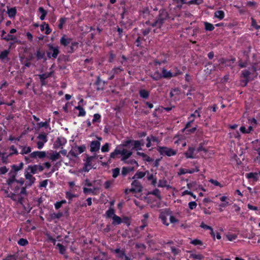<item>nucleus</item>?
Instances as JSON below:
<instances>
[{"mask_svg": "<svg viewBox=\"0 0 260 260\" xmlns=\"http://www.w3.org/2000/svg\"><path fill=\"white\" fill-rule=\"evenodd\" d=\"M169 18V14L166 9H162L159 11V14L157 16L156 20L159 23L160 25L162 26L166 20Z\"/></svg>", "mask_w": 260, "mask_h": 260, "instance_id": "1", "label": "nucleus"}, {"mask_svg": "<svg viewBox=\"0 0 260 260\" xmlns=\"http://www.w3.org/2000/svg\"><path fill=\"white\" fill-rule=\"evenodd\" d=\"M157 150L161 155H166L168 156H171L176 154V151L165 146H158Z\"/></svg>", "mask_w": 260, "mask_h": 260, "instance_id": "2", "label": "nucleus"}, {"mask_svg": "<svg viewBox=\"0 0 260 260\" xmlns=\"http://www.w3.org/2000/svg\"><path fill=\"white\" fill-rule=\"evenodd\" d=\"M6 32L4 30H2L1 39L4 40L7 42L9 41H13L15 43H17L18 44L20 43L21 41L18 40L15 36L11 34H8L6 35Z\"/></svg>", "mask_w": 260, "mask_h": 260, "instance_id": "3", "label": "nucleus"}, {"mask_svg": "<svg viewBox=\"0 0 260 260\" xmlns=\"http://www.w3.org/2000/svg\"><path fill=\"white\" fill-rule=\"evenodd\" d=\"M67 143V140L62 137H59L57 138L53 144V148L58 149L59 147L64 145Z\"/></svg>", "mask_w": 260, "mask_h": 260, "instance_id": "4", "label": "nucleus"}, {"mask_svg": "<svg viewBox=\"0 0 260 260\" xmlns=\"http://www.w3.org/2000/svg\"><path fill=\"white\" fill-rule=\"evenodd\" d=\"M59 152H60V153H61V154H62L64 156H67L71 160H72L71 156L75 157V158L78 157V154L76 153L75 152V151L73 150V149L69 151L68 155H67V151L65 149H62Z\"/></svg>", "mask_w": 260, "mask_h": 260, "instance_id": "5", "label": "nucleus"}, {"mask_svg": "<svg viewBox=\"0 0 260 260\" xmlns=\"http://www.w3.org/2000/svg\"><path fill=\"white\" fill-rule=\"evenodd\" d=\"M101 143L99 141H92L90 145V151L91 152H96L100 148Z\"/></svg>", "mask_w": 260, "mask_h": 260, "instance_id": "6", "label": "nucleus"}, {"mask_svg": "<svg viewBox=\"0 0 260 260\" xmlns=\"http://www.w3.org/2000/svg\"><path fill=\"white\" fill-rule=\"evenodd\" d=\"M47 46L48 47L49 50L50 51H52V53L51 54L52 57L53 58H56L59 53L58 47H54L53 45L51 44H48Z\"/></svg>", "mask_w": 260, "mask_h": 260, "instance_id": "7", "label": "nucleus"}, {"mask_svg": "<svg viewBox=\"0 0 260 260\" xmlns=\"http://www.w3.org/2000/svg\"><path fill=\"white\" fill-rule=\"evenodd\" d=\"M8 174L10 177L7 180V183L9 187H12V183L16 181V176L17 174L15 173H12V171H10Z\"/></svg>", "mask_w": 260, "mask_h": 260, "instance_id": "8", "label": "nucleus"}, {"mask_svg": "<svg viewBox=\"0 0 260 260\" xmlns=\"http://www.w3.org/2000/svg\"><path fill=\"white\" fill-rule=\"evenodd\" d=\"M177 73H173L171 71H168L165 68L162 69L161 76L164 78H171L177 76Z\"/></svg>", "mask_w": 260, "mask_h": 260, "instance_id": "9", "label": "nucleus"}, {"mask_svg": "<svg viewBox=\"0 0 260 260\" xmlns=\"http://www.w3.org/2000/svg\"><path fill=\"white\" fill-rule=\"evenodd\" d=\"M35 55L38 60L43 59L44 61H45L47 60L45 57V51L43 50L41 51L40 48L37 49Z\"/></svg>", "mask_w": 260, "mask_h": 260, "instance_id": "10", "label": "nucleus"}, {"mask_svg": "<svg viewBox=\"0 0 260 260\" xmlns=\"http://www.w3.org/2000/svg\"><path fill=\"white\" fill-rule=\"evenodd\" d=\"M46 155V153L45 151H34L31 153L29 155V156L31 158H36L37 156H38L40 158H44Z\"/></svg>", "mask_w": 260, "mask_h": 260, "instance_id": "11", "label": "nucleus"}, {"mask_svg": "<svg viewBox=\"0 0 260 260\" xmlns=\"http://www.w3.org/2000/svg\"><path fill=\"white\" fill-rule=\"evenodd\" d=\"M121 153H120L121 155H122V157L121 159L122 161H125L127 159H128L132 155V152L128 151L126 149H123L122 150H121Z\"/></svg>", "mask_w": 260, "mask_h": 260, "instance_id": "12", "label": "nucleus"}, {"mask_svg": "<svg viewBox=\"0 0 260 260\" xmlns=\"http://www.w3.org/2000/svg\"><path fill=\"white\" fill-rule=\"evenodd\" d=\"M132 185L136 188L137 192H141L142 191L143 186L138 180L134 179L132 183Z\"/></svg>", "mask_w": 260, "mask_h": 260, "instance_id": "13", "label": "nucleus"}, {"mask_svg": "<svg viewBox=\"0 0 260 260\" xmlns=\"http://www.w3.org/2000/svg\"><path fill=\"white\" fill-rule=\"evenodd\" d=\"M72 40L71 38H66V36L63 35L60 40V43L63 46L66 47L70 44Z\"/></svg>", "mask_w": 260, "mask_h": 260, "instance_id": "14", "label": "nucleus"}, {"mask_svg": "<svg viewBox=\"0 0 260 260\" xmlns=\"http://www.w3.org/2000/svg\"><path fill=\"white\" fill-rule=\"evenodd\" d=\"M194 151V148L193 147H189L188 151L184 153L185 157L187 158H193V153Z\"/></svg>", "mask_w": 260, "mask_h": 260, "instance_id": "15", "label": "nucleus"}, {"mask_svg": "<svg viewBox=\"0 0 260 260\" xmlns=\"http://www.w3.org/2000/svg\"><path fill=\"white\" fill-rule=\"evenodd\" d=\"M73 149H74L73 150L75 151V152H76V151H77V150H78V153L79 154H81L85 151V150L86 149V146L84 145H82L81 146H78V145L75 144Z\"/></svg>", "mask_w": 260, "mask_h": 260, "instance_id": "16", "label": "nucleus"}, {"mask_svg": "<svg viewBox=\"0 0 260 260\" xmlns=\"http://www.w3.org/2000/svg\"><path fill=\"white\" fill-rule=\"evenodd\" d=\"M16 13L17 10L15 7L8 9L7 11V14L10 18H14L16 16Z\"/></svg>", "mask_w": 260, "mask_h": 260, "instance_id": "17", "label": "nucleus"}, {"mask_svg": "<svg viewBox=\"0 0 260 260\" xmlns=\"http://www.w3.org/2000/svg\"><path fill=\"white\" fill-rule=\"evenodd\" d=\"M112 219L113 221L112 224L114 225H118L122 223V218L116 215H114Z\"/></svg>", "mask_w": 260, "mask_h": 260, "instance_id": "18", "label": "nucleus"}, {"mask_svg": "<svg viewBox=\"0 0 260 260\" xmlns=\"http://www.w3.org/2000/svg\"><path fill=\"white\" fill-rule=\"evenodd\" d=\"M120 153H121V150L118 149L117 148H116L113 152L111 153L110 158L108 160L109 164L111 162V158H115L117 155L120 154Z\"/></svg>", "mask_w": 260, "mask_h": 260, "instance_id": "19", "label": "nucleus"}, {"mask_svg": "<svg viewBox=\"0 0 260 260\" xmlns=\"http://www.w3.org/2000/svg\"><path fill=\"white\" fill-rule=\"evenodd\" d=\"M194 173L193 169H183L181 168L179 170V172L178 173V175H181L186 173H189V174H192Z\"/></svg>", "mask_w": 260, "mask_h": 260, "instance_id": "20", "label": "nucleus"}, {"mask_svg": "<svg viewBox=\"0 0 260 260\" xmlns=\"http://www.w3.org/2000/svg\"><path fill=\"white\" fill-rule=\"evenodd\" d=\"M246 177L248 179H253V181H256L258 180V173H249L246 174Z\"/></svg>", "mask_w": 260, "mask_h": 260, "instance_id": "21", "label": "nucleus"}, {"mask_svg": "<svg viewBox=\"0 0 260 260\" xmlns=\"http://www.w3.org/2000/svg\"><path fill=\"white\" fill-rule=\"evenodd\" d=\"M214 17L221 20L224 17V13L221 10L217 11L214 13Z\"/></svg>", "mask_w": 260, "mask_h": 260, "instance_id": "22", "label": "nucleus"}, {"mask_svg": "<svg viewBox=\"0 0 260 260\" xmlns=\"http://www.w3.org/2000/svg\"><path fill=\"white\" fill-rule=\"evenodd\" d=\"M39 12L41 13V15L40 16V19L41 20H44L47 14V11L46 10H45L43 7H39Z\"/></svg>", "mask_w": 260, "mask_h": 260, "instance_id": "23", "label": "nucleus"}, {"mask_svg": "<svg viewBox=\"0 0 260 260\" xmlns=\"http://www.w3.org/2000/svg\"><path fill=\"white\" fill-rule=\"evenodd\" d=\"M63 216V214L62 212H59L57 213H52L50 214V218L51 220H54L55 219H59L60 217Z\"/></svg>", "mask_w": 260, "mask_h": 260, "instance_id": "24", "label": "nucleus"}, {"mask_svg": "<svg viewBox=\"0 0 260 260\" xmlns=\"http://www.w3.org/2000/svg\"><path fill=\"white\" fill-rule=\"evenodd\" d=\"M140 96L143 99H147L149 97V93L145 89H141L139 91Z\"/></svg>", "mask_w": 260, "mask_h": 260, "instance_id": "25", "label": "nucleus"}, {"mask_svg": "<svg viewBox=\"0 0 260 260\" xmlns=\"http://www.w3.org/2000/svg\"><path fill=\"white\" fill-rule=\"evenodd\" d=\"M79 43L77 42H72L71 46L70 48V50L68 51L69 53H72L75 50H76L78 48Z\"/></svg>", "mask_w": 260, "mask_h": 260, "instance_id": "26", "label": "nucleus"}, {"mask_svg": "<svg viewBox=\"0 0 260 260\" xmlns=\"http://www.w3.org/2000/svg\"><path fill=\"white\" fill-rule=\"evenodd\" d=\"M115 253L118 254V257L123 258L125 255V251L123 250H121L120 248H116L114 250Z\"/></svg>", "mask_w": 260, "mask_h": 260, "instance_id": "27", "label": "nucleus"}, {"mask_svg": "<svg viewBox=\"0 0 260 260\" xmlns=\"http://www.w3.org/2000/svg\"><path fill=\"white\" fill-rule=\"evenodd\" d=\"M106 214L107 218H113V216H114V215H115L114 209L112 208H109V209L106 211Z\"/></svg>", "mask_w": 260, "mask_h": 260, "instance_id": "28", "label": "nucleus"}, {"mask_svg": "<svg viewBox=\"0 0 260 260\" xmlns=\"http://www.w3.org/2000/svg\"><path fill=\"white\" fill-rule=\"evenodd\" d=\"M148 194H153L156 196L159 200L161 199V197L160 194V191L157 188L154 189L152 191L149 192Z\"/></svg>", "mask_w": 260, "mask_h": 260, "instance_id": "29", "label": "nucleus"}, {"mask_svg": "<svg viewBox=\"0 0 260 260\" xmlns=\"http://www.w3.org/2000/svg\"><path fill=\"white\" fill-rule=\"evenodd\" d=\"M146 175V173H143V172H139L137 171L135 175L133 177V179H135L136 178L141 179L144 177Z\"/></svg>", "mask_w": 260, "mask_h": 260, "instance_id": "30", "label": "nucleus"}, {"mask_svg": "<svg viewBox=\"0 0 260 260\" xmlns=\"http://www.w3.org/2000/svg\"><path fill=\"white\" fill-rule=\"evenodd\" d=\"M38 167L37 165H35L34 166H29L28 168L26 169L27 171L30 170V173L31 174H35L37 173V171L38 170Z\"/></svg>", "mask_w": 260, "mask_h": 260, "instance_id": "31", "label": "nucleus"}, {"mask_svg": "<svg viewBox=\"0 0 260 260\" xmlns=\"http://www.w3.org/2000/svg\"><path fill=\"white\" fill-rule=\"evenodd\" d=\"M39 79L40 80L41 86H45L47 84V82L45 81L47 78L45 76V75L44 74L39 75Z\"/></svg>", "mask_w": 260, "mask_h": 260, "instance_id": "32", "label": "nucleus"}, {"mask_svg": "<svg viewBox=\"0 0 260 260\" xmlns=\"http://www.w3.org/2000/svg\"><path fill=\"white\" fill-rule=\"evenodd\" d=\"M133 149H135L136 150H141L142 148L141 147L140 141L138 140H133Z\"/></svg>", "mask_w": 260, "mask_h": 260, "instance_id": "33", "label": "nucleus"}, {"mask_svg": "<svg viewBox=\"0 0 260 260\" xmlns=\"http://www.w3.org/2000/svg\"><path fill=\"white\" fill-rule=\"evenodd\" d=\"M75 109H77L79 111V112L78 114V116H83L85 115L86 113L83 108L81 106H78L75 107Z\"/></svg>", "mask_w": 260, "mask_h": 260, "instance_id": "34", "label": "nucleus"}, {"mask_svg": "<svg viewBox=\"0 0 260 260\" xmlns=\"http://www.w3.org/2000/svg\"><path fill=\"white\" fill-rule=\"evenodd\" d=\"M161 74L159 73L158 71H156L154 74L151 76V77L155 81H157L162 78Z\"/></svg>", "mask_w": 260, "mask_h": 260, "instance_id": "35", "label": "nucleus"}, {"mask_svg": "<svg viewBox=\"0 0 260 260\" xmlns=\"http://www.w3.org/2000/svg\"><path fill=\"white\" fill-rule=\"evenodd\" d=\"M205 29L207 31H212L214 29V26L211 23L207 22H204Z\"/></svg>", "mask_w": 260, "mask_h": 260, "instance_id": "36", "label": "nucleus"}, {"mask_svg": "<svg viewBox=\"0 0 260 260\" xmlns=\"http://www.w3.org/2000/svg\"><path fill=\"white\" fill-rule=\"evenodd\" d=\"M56 246L58 247L59 252L61 254H63L65 253L66 251V248L65 246H64L63 245L60 243H58L56 245Z\"/></svg>", "mask_w": 260, "mask_h": 260, "instance_id": "37", "label": "nucleus"}, {"mask_svg": "<svg viewBox=\"0 0 260 260\" xmlns=\"http://www.w3.org/2000/svg\"><path fill=\"white\" fill-rule=\"evenodd\" d=\"M96 188L93 187V188L83 187V192L84 194H87L88 193H91L94 194V192L95 190H96Z\"/></svg>", "mask_w": 260, "mask_h": 260, "instance_id": "38", "label": "nucleus"}, {"mask_svg": "<svg viewBox=\"0 0 260 260\" xmlns=\"http://www.w3.org/2000/svg\"><path fill=\"white\" fill-rule=\"evenodd\" d=\"M60 157V152H56L55 153L51 154L49 158L52 160L54 161L59 159Z\"/></svg>", "mask_w": 260, "mask_h": 260, "instance_id": "39", "label": "nucleus"}, {"mask_svg": "<svg viewBox=\"0 0 260 260\" xmlns=\"http://www.w3.org/2000/svg\"><path fill=\"white\" fill-rule=\"evenodd\" d=\"M10 51L9 50H5L0 53V59H4L7 57Z\"/></svg>", "mask_w": 260, "mask_h": 260, "instance_id": "40", "label": "nucleus"}, {"mask_svg": "<svg viewBox=\"0 0 260 260\" xmlns=\"http://www.w3.org/2000/svg\"><path fill=\"white\" fill-rule=\"evenodd\" d=\"M47 134H40L37 137V138L39 140H42V142L46 143L47 141Z\"/></svg>", "mask_w": 260, "mask_h": 260, "instance_id": "41", "label": "nucleus"}, {"mask_svg": "<svg viewBox=\"0 0 260 260\" xmlns=\"http://www.w3.org/2000/svg\"><path fill=\"white\" fill-rule=\"evenodd\" d=\"M122 222L126 224L128 226L130 225L131 223V217L127 216H124L122 218Z\"/></svg>", "mask_w": 260, "mask_h": 260, "instance_id": "42", "label": "nucleus"}, {"mask_svg": "<svg viewBox=\"0 0 260 260\" xmlns=\"http://www.w3.org/2000/svg\"><path fill=\"white\" fill-rule=\"evenodd\" d=\"M66 198L67 199H68L70 201L69 202V204L71 203V201H72V200L73 198H75V197H77V195L73 194L69 191H67L66 193Z\"/></svg>", "mask_w": 260, "mask_h": 260, "instance_id": "43", "label": "nucleus"}, {"mask_svg": "<svg viewBox=\"0 0 260 260\" xmlns=\"http://www.w3.org/2000/svg\"><path fill=\"white\" fill-rule=\"evenodd\" d=\"M67 20V18L66 17H61L59 19V23L58 25V27L59 29H61L63 27V25L64 24Z\"/></svg>", "mask_w": 260, "mask_h": 260, "instance_id": "44", "label": "nucleus"}, {"mask_svg": "<svg viewBox=\"0 0 260 260\" xmlns=\"http://www.w3.org/2000/svg\"><path fill=\"white\" fill-rule=\"evenodd\" d=\"M120 169L118 168H115L112 170V177L116 178L119 175Z\"/></svg>", "mask_w": 260, "mask_h": 260, "instance_id": "45", "label": "nucleus"}, {"mask_svg": "<svg viewBox=\"0 0 260 260\" xmlns=\"http://www.w3.org/2000/svg\"><path fill=\"white\" fill-rule=\"evenodd\" d=\"M28 243V241L23 238H21L18 241V244L21 246H25Z\"/></svg>", "mask_w": 260, "mask_h": 260, "instance_id": "46", "label": "nucleus"}, {"mask_svg": "<svg viewBox=\"0 0 260 260\" xmlns=\"http://www.w3.org/2000/svg\"><path fill=\"white\" fill-rule=\"evenodd\" d=\"M25 177L27 180H31L32 179H36L32 175L30 174V172H28L27 170H25Z\"/></svg>", "mask_w": 260, "mask_h": 260, "instance_id": "47", "label": "nucleus"}, {"mask_svg": "<svg viewBox=\"0 0 260 260\" xmlns=\"http://www.w3.org/2000/svg\"><path fill=\"white\" fill-rule=\"evenodd\" d=\"M167 181L166 179L159 180L158 187H164L167 186Z\"/></svg>", "mask_w": 260, "mask_h": 260, "instance_id": "48", "label": "nucleus"}, {"mask_svg": "<svg viewBox=\"0 0 260 260\" xmlns=\"http://www.w3.org/2000/svg\"><path fill=\"white\" fill-rule=\"evenodd\" d=\"M2 155H1V157H2V161L3 164H7L8 163V158L9 156L7 155V156H5V153H2Z\"/></svg>", "mask_w": 260, "mask_h": 260, "instance_id": "49", "label": "nucleus"}, {"mask_svg": "<svg viewBox=\"0 0 260 260\" xmlns=\"http://www.w3.org/2000/svg\"><path fill=\"white\" fill-rule=\"evenodd\" d=\"M101 150L103 152H108L109 150V144L108 143H106L102 147Z\"/></svg>", "mask_w": 260, "mask_h": 260, "instance_id": "50", "label": "nucleus"}, {"mask_svg": "<svg viewBox=\"0 0 260 260\" xmlns=\"http://www.w3.org/2000/svg\"><path fill=\"white\" fill-rule=\"evenodd\" d=\"M38 126V129L40 128L41 127H47L49 125V122L48 121H45V122H41L37 124Z\"/></svg>", "mask_w": 260, "mask_h": 260, "instance_id": "51", "label": "nucleus"}, {"mask_svg": "<svg viewBox=\"0 0 260 260\" xmlns=\"http://www.w3.org/2000/svg\"><path fill=\"white\" fill-rule=\"evenodd\" d=\"M31 151V148L30 147H24L22 150L21 152L20 153L21 154H27Z\"/></svg>", "mask_w": 260, "mask_h": 260, "instance_id": "52", "label": "nucleus"}, {"mask_svg": "<svg viewBox=\"0 0 260 260\" xmlns=\"http://www.w3.org/2000/svg\"><path fill=\"white\" fill-rule=\"evenodd\" d=\"M203 2V0H191L187 3V4H196L200 5Z\"/></svg>", "mask_w": 260, "mask_h": 260, "instance_id": "53", "label": "nucleus"}, {"mask_svg": "<svg viewBox=\"0 0 260 260\" xmlns=\"http://www.w3.org/2000/svg\"><path fill=\"white\" fill-rule=\"evenodd\" d=\"M250 72L248 70H244L242 71V75L243 78L245 79L249 78V75H250Z\"/></svg>", "mask_w": 260, "mask_h": 260, "instance_id": "54", "label": "nucleus"}, {"mask_svg": "<svg viewBox=\"0 0 260 260\" xmlns=\"http://www.w3.org/2000/svg\"><path fill=\"white\" fill-rule=\"evenodd\" d=\"M10 150H12L13 151V152H11L9 154L8 156H12L13 155V154H18V151L17 150V149L15 148L14 146V145H12L10 147Z\"/></svg>", "mask_w": 260, "mask_h": 260, "instance_id": "55", "label": "nucleus"}, {"mask_svg": "<svg viewBox=\"0 0 260 260\" xmlns=\"http://www.w3.org/2000/svg\"><path fill=\"white\" fill-rule=\"evenodd\" d=\"M190 243L193 244L194 245H203L202 241L199 239H194L190 242Z\"/></svg>", "mask_w": 260, "mask_h": 260, "instance_id": "56", "label": "nucleus"}, {"mask_svg": "<svg viewBox=\"0 0 260 260\" xmlns=\"http://www.w3.org/2000/svg\"><path fill=\"white\" fill-rule=\"evenodd\" d=\"M251 26L254 27L256 29H258L260 28V26L257 25L256 20L253 18H251Z\"/></svg>", "mask_w": 260, "mask_h": 260, "instance_id": "57", "label": "nucleus"}, {"mask_svg": "<svg viewBox=\"0 0 260 260\" xmlns=\"http://www.w3.org/2000/svg\"><path fill=\"white\" fill-rule=\"evenodd\" d=\"M209 181L211 183L213 184L215 186H219L220 187H223V185H222L218 181H217L216 180L211 179L209 180Z\"/></svg>", "mask_w": 260, "mask_h": 260, "instance_id": "58", "label": "nucleus"}, {"mask_svg": "<svg viewBox=\"0 0 260 260\" xmlns=\"http://www.w3.org/2000/svg\"><path fill=\"white\" fill-rule=\"evenodd\" d=\"M197 204L194 201H192L189 203L188 206L190 210H192L196 208Z\"/></svg>", "mask_w": 260, "mask_h": 260, "instance_id": "59", "label": "nucleus"}, {"mask_svg": "<svg viewBox=\"0 0 260 260\" xmlns=\"http://www.w3.org/2000/svg\"><path fill=\"white\" fill-rule=\"evenodd\" d=\"M197 185L196 181H192L187 184V186L189 189L193 188Z\"/></svg>", "mask_w": 260, "mask_h": 260, "instance_id": "60", "label": "nucleus"}, {"mask_svg": "<svg viewBox=\"0 0 260 260\" xmlns=\"http://www.w3.org/2000/svg\"><path fill=\"white\" fill-rule=\"evenodd\" d=\"M190 257L195 259H202L204 256L202 254H191Z\"/></svg>", "mask_w": 260, "mask_h": 260, "instance_id": "61", "label": "nucleus"}, {"mask_svg": "<svg viewBox=\"0 0 260 260\" xmlns=\"http://www.w3.org/2000/svg\"><path fill=\"white\" fill-rule=\"evenodd\" d=\"M226 237L229 241H233L236 239L237 237V236L235 234H229L227 235Z\"/></svg>", "mask_w": 260, "mask_h": 260, "instance_id": "62", "label": "nucleus"}, {"mask_svg": "<svg viewBox=\"0 0 260 260\" xmlns=\"http://www.w3.org/2000/svg\"><path fill=\"white\" fill-rule=\"evenodd\" d=\"M101 118V115L99 114H95L93 116V119L92 120L93 122H100Z\"/></svg>", "mask_w": 260, "mask_h": 260, "instance_id": "63", "label": "nucleus"}, {"mask_svg": "<svg viewBox=\"0 0 260 260\" xmlns=\"http://www.w3.org/2000/svg\"><path fill=\"white\" fill-rule=\"evenodd\" d=\"M35 180H36V179H31V180H28V181H27L25 184V185L26 186V187H30L32 186V185L35 183Z\"/></svg>", "mask_w": 260, "mask_h": 260, "instance_id": "64", "label": "nucleus"}]
</instances>
